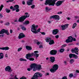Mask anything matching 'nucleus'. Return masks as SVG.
I'll list each match as a JSON object with an SVG mask.
<instances>
[{
	"label": "nucleus",
	"instance_id": "nucleus-39",
	"mask_svg": "<svg viewBox=\"0 0 79 79\" xmlns=\"http://www.w3.org/2000/svg\"><path fill=\"white\" fill-rule=\"evenodd\" d=\"M10 23L9 22H7L6 23H5V26H10Z\"/></svg>",
	"mask_w": 79,
	"mask_h": 79
},
{
	"label": "nucleus",
	"instance_id": "nucleus-18",
	"mask_svg": "<svg viewBox=\"0 0 79 79\" xmlns=\"http://www.w3.org/2000/svg\"><path fill=\"white\" fill-rule=\"evenodd\" d=\"M33 0H30L28 1L27 2V5L29 6L32 5V2Z\"/></svg>",
	"mask_w": 79,
	"mask_h": 79
},
{
	"label": "nucleus",
	"instance_id": "nucleus-42",
	"mask_svg": "<svg viewBox=\"0 0 79 79\" xmlns=\"http://www.w3.org/2000/svg\"><path fill=\"white\" fill-rule=\"evenodd\" d=\"M77 73L75 72L73 75V77H76L77 76Z\"/></svg>",
	"mask_w": 79,
	"mask_h": 79
},
{
	"label": "nucleus",
	"instance_id": "nucleus-13",
	"mask_svg": "<svg viewBox=\"0 0 79 79\" xmlns=\"http://www.w3.org/2000/svg\"><path fill=\"white\" fill-rule=\"evenodd\" d=\"M64 2V0H63V1H59L57 2L56 5V6H60L61 4L62 3H63Z\"/></svg>",
	"mask_w": 79,
	"mask_h": 79
},
{
	"label": "nucleus",
	"instance_id": "nucleus-20",
	"mask_svg": "<svg viewBox=\"0 0 79 79\" xmlns=\"http://www.w3.org/2000/svg\"><path fill=\"white\" fill-rule=\"evenodd\" d=\"M26 49L28 50H32V48L31 46H27L26 47Z\"/></svg>",
	"mask_w": 79,
	"mask_h": 79
},
{
	"label": "nucleus",
	"instance_id": "nucleus-21",
	"mask_svg": "<svg viewBox=\"0 0 79 79\" xmlns=\"http://www.w3.org/2000/svg\"><path fill=\"white\" fill-rule=\"evenodd\" d=\"M68 39L70 41H71L70 42H73V38L71 36H70L69 37H68Z\"/></svg>",
	"mask_w": 79,
	"mask_h": 79
},
{
	"label": "nucleus",
	"instance_id": "nucleus-28",
	"mask_svg": "<svg viewBox=\"0 0 79 79\" xmlns=\"http://www.w3.org/2000/svg\"><path fill=\"white\" fill-rule=\"evenodd\" d=\"M5 11L6 13H10V10L9 9H6Z\"/></svg>",
	"mask_w": 79,
	"mask_h": 79
},
{
	"label": "nucleus",
	"instance_id": "nucleus-2",
	"mask_svg": "<svg viewBox=\"0 0 79 79\" xmlns=\"http://www.w3.org/2000/svg\"><path fill=\"white\" fill-rule=\"evenodd\" d=\"M37 53H39V51H35L34 52V53H28L26 54V58L27 60H29V58H31V57H32V56H33L34 55L35 56H36V59H37V57H39V54Z\"/></svg>",
	"mask_w": 79,
	"mask_h": 79
},
{
	"label": "nucleus",
	"instance_id": "nucleus-34",
	"mask_svg": "<svg viewBox=\"0 0 79 79\" xmlns=\"http://www.w3.org/2000/svg\"><path fill=\"white\" fill-rule=\"evenodd\" d=\"M35 42H36V43H35V44H36L37 45H39L40 44V42H38V41L37 40H36L35 41Z\"/></svg>",
	"mask_w": 79,
	"mask_h": 79
},
{
	"label": "nucleus",
	"instance_id": "nucleus-51",
	"mask_svg": "<svg viewBox=\"0 0 79 79\" xmlns=\"http://www.w3.org/2000/svg\"><path fill=\"white\" fill-rule=\"evenodd\" d=\"M3 18V15H2V14L0 13V18Z\"/></svg>",
	"mask_w": 79,
	"mask_h": 79
},
{
	"label": "nucleus",
	"instance_id": "nucleus-24",
	"mask_svg": "<svg viewBox=\"0 0 79 79\" xmlns=\"http://www.w3.org/2000/svg\"><path fill=\"white\" fill-rule=\"evenodd\" d=\"M51 40V38L49 37H47L45 39V40L46 42H49Z\"/></svg>",
	"mask_w": 79,
	"mask_h": 79
},
{
	"label": "nucleus",
	"instance_id": "nucleus-17",
	"mask_svg": "<svg viewBox=\"0 0 79 79\" xmlns=\"http://www.w3.org/2000/svg\"><path fill=\"white\" fill-rule=\"evenodd\" d=\"M50 61L52 62V63H53L55 61V58L54 57L51 56L50 58Z\"/></svg>",
	"mask_w": 79,
	"mask_h": 79
},
{
	"label": "nucleus",
	"instance_id": "nucleus-25",
	"mask_svg": "<svg viewBox=\"0 0 79 79\" xmlns=\"http://www.w3.org/2000/svg\"><path fill=\"white\" fill-rule=\"evenodd\" d=\"M4 57V55H3V53H0V59H2L3 58V57Z\"/></svg>",
	"mask_w": 79,
	"mask_h": 79
},
{
	"label": "nucleus",
	"instance_id": "nucleus-62",
	"mask_svg": "<svg viewBox=\"0 0 79 79\" xmlns=\"http://www.w3.org/2000/svg\"><path fill=\"white\" fill-rule=\"evenodd\" d=\"M15 79H18V78H17V77H16V76H15Z\"/></svg>",
	"mask_w": 79,
	"mask_h": 79
},
{
	"label": "nucleus",
	"instance_id": "nucleus-1",
	"mask_svg": "<svg viewBox=\"0 0 79 79\" xmlns=\"http://www.w3.org/2000/svg\"><path fill=\"white\" fill-rule=\"evenodd\" d=\"M30 67L31 68H28L27 69V71H30L31 70H32L33 69L34 71H40L41 69V65H38L35 63L32 64L30 65Z\"/></svg>",
	"mask_w": 79,
	"mask_h": 79
},
{
	"label": "nucleus",
	"instance_id": "nucleus-61",
	"mask_svg": "<svg viewBox=\"0 0 79 79\" xmlns=\"http://www.w3.org/2000/svg\"><path fill=\"white\" fill-rule=\"evenodd\" d=\"M5 57H8V54H6L5 55Z\"/></svg>",
	"mask_w": 79,
	"mask_h": 79
},
{
	"label": "nucleus",
	"instance_id": "nucleus-5",
	"mask_svg": "<svg viewBox=\"0 0 79 79\" xmlns=\"http://www.w3.org/2000/svg\"><path fill=\"white\" fill-rule=\"evenodd\" d=\"M25 15H27L21 17L19 19V22L23 23V22H24V21L25 19H26L27 18H29V15H28V13H25Z\"/></svg>",
	"mask_w": 79,
	"mask_h": 79
},
{
	"label": "nucleus",
	"instance_id": "nucleus-23",
	"mask_svg": "<svg viewBox=\"0 0 79 79\" xmlns=\"http://www.w3.org/2000/svg\"><path fill=\"white\" fill-rule=\"evenodd\" d=\"M74 54H70L69 55V56L70 58V59H71L72 58L74 57Z\"/></svg>",
	"mask_w": 79,
	"mask_h": 79
},
{
	"label": "nucleus",
	"instance_id": "nucleus-49",
	"mask_svg": "<svg viewBox=\"0 0 79 79\" xmlns=\"http://www.w3.org/2000/svg\"><path fill=\"white\" fill-rule=\"evenodd\" d=\"M55 38L56 39H58L59 38V35H56L55 36Z\"/></svg>",
	"mask_w": 79,
	"mask_h": 79
},
{
	"label": "nucleus",
	"instance_id": "nucleus-43",
	"mask_svg": "<svg viewBox=\"0 0 79 79\" xmlns=\"http://www.w3.org/2000/svg\"><path fill=\"white\" fill-rule=\"evenodd\" d=\"M30 61H34V58H31L29 59Z\"/></svg>",
	"mask_w": 79,
	"mask_h": 79
},
{
	"label": "nucleus",
	"instance_id": "nucleus-56",
	"mask_svg": "<svg viewBox=\"0 0 79 79\" xmlns=\"http://www.w3.org/2000/svg\"><path fill=\"white\" fill-rule=\"evenodd\" d=\"M73 41H76V38H73Z\"/></svg>",
	"mask_w": 79,
	"mask_h": 79
},
{
	"label": "nucleus",
	"instance_id": "nucleus-3",
	"mask_svg": "<svg viewBox=\"0 0 79 79\" xmlns=\"http://www.w3.org/2000/svg\"><path fill=\"white\" fill-rule=\"evenodd\" d=\"M38 27V25H37L35 26V24H33L32 25V27L31 28V31L34 34H37L38 32H40V28L38 29L37 30V28Z\"/></svg>",
	"mask_w": 79,
	"mask_h": 79
},
{
	"label": "nucleus",
	"instance_id": "nucleus-10",
	"mask_svg": "<svg viewBox=\"0 0 79 79\" xmlns=\"http://www.w3.org/2000/svg\"><path fill=\"white\" fill-rule=\"evenodd\" d=\"M79 49L77 48H75L74 49H72V52L73 53H75L76 55H78Z\"/></svg>",
	"mask_w": 79,
	"mask_h": 79
},
{
	"label": "nucleus",
	"instance_id": "nucleus-19",
	"mask_svg": "<svg viewBox=\"0 0 79 79\" xmlns=\"http://www.w3.org/2000/svg\"><path fill=\"white\" fill-rule=\"evenodd\" d=\"M19 27H21V29L23 31H26V27H24V26H23V25H19Z\"/></svg>",
	"mask_w": 79,
	"mask_h": 79
},
{
	"label": "nucleus",
	"instance_id": "nucleus-12",
	"mask_svg": "<svg viewBox=\"0 0 79 79\" xmlns=\"http://www.w3.org/2000/svg\"><path fill=\"white\" fill-rule=\"evenodd\" d=\"M57 53V51L53 50L50 51V55H56Z\"/></svg>",
	"mask_w": 79,
	"mask_h": 79
},
{
	"label": "nucleus",
	"instance_id": "nucleus-4",
	"mask_svg": "<svg viewBox=\"0 0 79 79\" xmlns=\"http://www.w3.org/2000/svg\"><path fill=\"white\" fill-rule=\"evenodd\" d=\"M55 4V0H46L44 4L49 6H54Z\"/></svg>",
	"mask_w": 79,
	"mask_h": 79
},
{
	"label": "nucleus",
	"instance_id": "nucleus-37",
	"mask_svg": "<svg viewBox=\"0 0 79 79\" xmlns=\"http://www.w3.org/2000/svg\"><path fill=\"white\" fill-rule=\"evenodd\" d=\"M69 77H74L73 74V73H70V74L69 75Z\"/></svg>",
	"mask_w": 79,
	"mask_h": 79
},
{
	"label": "nucleus",
	"instance_id": "nucleus-54",
	"mask_svg": "<svg viewBox=\"0 0 79 79\" xmlns=\"http://www.w3.org/2000/svg\"><path fill=\"white\" fill-rule=\"evenodd\" d=\"M10 34H12V33H13V30L10 29Z\"/></svg>",
	"mask_w": 79,
	"mask_h": 79
},
{
	"label": "nucleus",
	"instance_id": "nucleus-40",
	"mask_svg": "<svg viewBox=\"0 0 79 79\" xmlns=\"http://www.w3.org/2000/svg\"><path fill=\"white\" fill-rule=\"evenodd\" d=\"M23 49V48H20L18 49L17 50L18 52H20V51H21V50Z\"/></svg>",
	"mask_w": 79,
	"mask_h": 79
},
{
	"label": "nucleus",
	"instance_id": "nucleus-32",
	"mask_svg": "<svg viewBox=\"0 0 79 79\" xmlns=\"http://www.w3.org/2000/svg\"><path fill=\"white\" fill-rule=\"evenodd\" d=\"M76 26H77V24L76 23H74L72 27L73 29H74L76 27Z\"/></svg>",
	"mask_w": 79,
	"mask_h": 79
},
{
	"label": "nucleus",
	"instance_id": "nucleus-45",
	"mask_svg": "<svg viewBox=\"0 0 79 79\" xmlns=\"http://www.w3.org/2000/svg\"><path fill=\"white\" fill-rule=\"evenodd\" d=\"M64 64L65 65H67V64H68V63H67V62H66V61H64Z\"/></svg>",
	"mask_w": 79,
	"mask_h": 79
},
{
	"label": "nucleus",
	"instance_id": "nucleus-7",
	"mask_svg": "<svg viewBox=\"0 0 79 79\" xmlns=\"http://www.w3.org/2000/svg\"><path fill=\"white\" fill-rule=\"evenodd\" d=\"M5 33L7 35H10V34L8 32V30H6L5 29H2L0 31V34H3Z\"/></svg>",
	"mask_w": 79,
	"mask_h": 79
},
{
	"label": "nucleus",
	"instance_id": "nucleus-14",
	"mask_svg": "<svg viewBox=\"0 0 79 79\" xmlns=\"http://www.w3.org/2000/svg\"><path fill=\"white\" fill-rule=\"evenodd\" d=\"M26 37L25 35L23 34V33H21L19 34V36L18 37L19 39H22V38H24V37Z\"/></svg>",
	"mask_w": 79,
	"mask_h": 79
},
{
	"label": "nucleus",
	"instance_id": "nucleus-55",
	"mask_svg": "<svg viewBox=\"0 0 79 79\" xmlns=\"http://www.w3.org/2000/svg\"><path fill=\"white\" fill-rule=\"evenodd\" d=\"M22 4L23 5H25V1H22Z\"/></svg>",
	"mask_w": 79,
	"mask_h": 79
},
{
	"label": "nucleus",
	"instance_id": "nucleus-46",
	"mask_svg": "<svg viewBox=\"0 0 79 79\" xmlns=\"http://www.w3.org/2000/svg\"><path fill=\"white\" fill-rule=\"evenodd\" d=\"M40 32V33H41V34H42V35H45V34H46L45 33V32Z\"/></svg>",
	"mask_w": 79,
	"mask_h": 79
},
{
	"label": "nucleus",
	"instance_id": "nucleus-41",
	"mask_svg": "<svg viewBox=\"0 0 79 79\" xmlns=\"http://www.w3.org/2000/svg\"><path fill=\"white\" fill-rule=\"evenodd\" d=\"M64 26H65V28L66 29V28H68V27L69 24H66L64 25Z\"/></svg>",
	"mask_w": 79,
	"mask_h": 79
},
{
	"label": "nucleus",
	"instance_id": "nucleus-63",
	"mask_svg": "<svg viewBox=\"0 0 79 79\" xmlns=\"http://www.w3.org/2000/svg\"><path fill=\"white\" fill-rule=\"evenodd\" d=\"M72 44H68V45H69V46H70V45H72Z\"/></svg>",
	"mask_w": 79,
	"mask_h": 79
},
{
	"label": "nucleus",
	"instance_id": "nucleus-8",
	"mask_svg": "<svg viewBox=\"0 0 79 79\" xmlns=\"http://www.w3.org/2000/svg\"><path fill=\"white\" fill-rule=\"evenodd\" d=\"M5 71L11 73L13 71V69H11L10 66H7L5 68Z\"/></svg>",
	"mask_w": 79,
	"mask_h": 79
},
{
	"label": "nucleus",
	"instance_id": "nucleus-27",
	"mask_svg": "<svg viewBox=\"0 0 79 79\" xmlns=\"http://www.w3.org/2000/svg\"><path fill=\"white\" fill-rule=\"evenodd\" d=\"M23 24H25L26 25H27V24H29V21L28 20H27L25 22L23 23Z\"/></svg>",
	"mask_w": 79,
	"mask_h": 79
},
{
	"label": "nucleus",
	"instance_id": "nucleus-26",
	"mask_svg": "<svg viewBox=\"0 0 79 79\" xmlns=\"http://www.w3.org/2000/svg\"><path fill=\"white\" fill-rule=\"evenodd\" d=\"M54 41L53 40H51L49 41V45H52L54 44Z\"/></svg>",
	"mask_w": 79,
	"mask_h": 79
},
{
	"label": "nucleus",
	"instance_id": "nucleus-29",
	"mask_svg": "<svg viewBox=\"0 0 79 79\" xmlns=\"http://www.w3.org/2000/svg\"><path fill=\"white\" fill-rule=\"evenodd\" d=\"M19 60L20 61H27V60H26L25 59H24L22 58H20L19 59Z\"/></svg>",
	"mask_w": 79,
	"mask_h": 79
},
{
	"label": "nucleus",
	"instance_id": "nucleus-11",
	"mask_svg": "<svg viewBox=\"0 0 79 79\" xmlns=\"http://www.w3.org/2000/svg\"><path fill=\"white\" fill-rule=\"evenodd\" d=\"M50 19H55L56 20H60V16L58 15H53L52 16H51L50 17Z\"/></svg>",
	"mask_w": 79,
	"mask_h": 79
},
{
	"label": "nucleus",
	"instance_id": "nucleus-52",
	"mask_svg": "<svg viewBox=\"0 0 79 79\" xmlns=\"http://www.w3.org/2000/svg\"><path fill=\"white\" fill-rule=\"evenodd\" d=\"M63 79H68L67 78V77H66V76H64L63 77Z\"/></svg>",
	"mask_w": 79,
	"mask_h": 79
},
{
	"label": "nucleus",
	"instance_id": "nucleus-30",
	"mask_svg": "<svg viewBox=\"0 0 79 79\" xmlns=\"http://www.w3.org/2000/svg\"><path fill=\"white\" fill-rule=\"evenodd\" d=\"M64 51V48H61L60 49L59 51V52H60V53H63Z\"/></svg>",
	"mask_w": 79,
	"mask_h": 79
},
{
	"label": "nucleus",
	"instance_id": "nucleus-64",
	"mask_svg": "<svg viewBox=\"0 0 79 79\" xmlns=\"http://www.w3.org/2000/svg\"><path fill=\"white\" fill-rule=\"evenodd\" d=\"M74 36L76 38H77V35H76V34H75L74 35Z\"/></svg>",
	"mask_w": 79,
	"mask_h": 79
},
{
	"label": "nucleus",
	"instance_id": "nucleus-48",
	"mask_svg": "<svg viewBox=\"0 0 79 79\" xmlns=\"http://www.w3.org/2000/svg\"><path fill=\"white\" fill-rule=\"evenodd\" d=\"M20 79H26V77H23L21 78H20Z\"/></svg>",
	"mask_w": 79,
	"mask_h": 79
},
{
	"label": "nucleus",
	"instance_id": "nucleus-44",
	"mask_svg": "<svg viewBox=\"0 0 79 79\" xmlns=\"http://www.w3.org/2000/svg\"><path fill=\"white\" fill-rule=\"evenodd\" d=\"M31 8L32 9H34L35 8V5H33L31 6Z\"/></svg>",
	"mask_w": 79,
	"mask_h": 79
},
{
	"label": "nucleus",
	"instance_id": "nucleus-33",
	"mask_svg": "<svg viewBox=\"0 0 79 79\" xmlns=\"http://www.w3.org/2000/svg\"><path fill=\"white\" fill-rule=\"evenodd\" d=\"M61 27L62 28V30L63 31V30H65L66 28V27H65V26L64 25H62L61 26Z\"/></svg>",
	"mask_w": 79,
	"mask_h": 79
},
{
	"label": "nucleus",
	"instance_id": "nucleus-31",
	"mask_svg": "<svg viewBox=\"0 0 79 79\" xmlns=\"http://www.w3.org/2000/svg\"><path fill=\"white\" fill-rule=\"evenodd\" d=\"M74 62V60L73 59H71L70 61V64H73Z\"/></svg>",
	"mask_w": 79,
	"mask_h": 79
},
{
	"label": "nucleus",
	"instance_id": "nucleus-53",
	"mask_svg": "<svg viewBox=\"0 0 79 79\" xmlns=\"http://www.w3.org/2000/svg\"><path fill=\"white\" fill-rule=\"evenodd\" d=\"M75 73H79V70H76Z\"/></svg>",
	"mask_w": 79,
	"mask_h": 79
},
{
	"label": "nucleus",
	"instance_id": "nucleus-35",
	"mask_svg": "<svg viewBox=\"0 0 79 79\" xmlns=\"http://www.w3.org/2000/svg\"><path fill=\"white\" fill-rule=\"evenodd\" d=\"M3 5H2L0 7V11H1L2 10V9H3Z\"/></svg>",
	"mask_w": 79,
	"mask_h": 79
},
{
	"label": "nucleus",
	"instance_id": "nucleus-59",
	"mask_svg": "<svg viewBox=\"0 0 79 79\" xmlns=\"http://www.w3.org/2000/svg\"><path fill=\"white\" fill-rule=\"evenodd\" d=\"M62 12H58L57 14H62Z\"/></svg>",
	"mask_w": 79,
	"mask_h": 79
},
{
	"label": "nucleus",
	"instance_id": "nucleus-50",
	"mask_svg": "<svg viewBox=\"0 0 79 79\" xmlns=\"http://www.w3.org/2000/svg\"><path fill=\"white\" fill-rule=\"evenodd\" d=\"M39 48H43V46H42V45H40V46H39Z\"/></svg>",
	"mask_w": 79,
	"mask_h": 79
},
{
	"label": "nucleus",
	"instance_id": "nucleus-38",
	"mask_svg": "<svg viewBox=\"0 0 79 79\" xmlns=\"http://www.w3.org/2000/svg\"><path fill=\"white\" fill-rule=\"evenodd\" d=\"M73 58H74L75 59H77V58H78V56L77 55H76V54H74Z\"/></svg>",
	"mask_w": 79,
	"mask_h": 79
},
{
	"label": "nucleus",
	"instance_id": "nucleus-22",
	"mask_svg": "<svg viewBox=\"0 0 79 79\" xmlns=\"http://www.w3.org/2000/svg\"><path fill=\"white\" fill-rule=\"evenodd\" d=\"M46 11V12H48V11L52 10V8H49L48 7H46L45 8Z\"/></svg>",
	"mask_w": 79,
	"mask_h": 79
},
{
	"label": "nucleus",
	"instance_id": "nucleus-15",
	"mask_svg": "<svg viewBox=\"0 0 79 79\" xmlns=\"http://www.w3.org/2000/svg\"><path fill=\"white\" fill-rule=\"evenodd\" d=\"M59 31L58 29H54L52 31V34L53 35H56L58 33Z\"/></svg>",
	"mask_w": 79,
	"mask_h": 79
},
{
	"label": "nucleus",
	"instance_id": "nucleus-9",
	"mask_svg": "<svg viewBox=\"0 0 79 79\" xmlns=\"http://www.w3.org/2000/svg\"><path fill=\"white\" fill-rule=\"evenodd\" d=\"M19 5H15L12 9V11H15L16 10V12H19Z\"/></svg>",
	"mask_w": 79,
	"mask_h": 79
},
{
	"label": "nucleus",
	"instance_id": "nucleus-36",
	"mask_svg": "<svg viewBox=\"0 0 79 79\" xmlns=\"http://www.w3.org/2000/svg\"><path fill=\"white\" fill-rule=\"evenodd\" d=\"M65 41L66 43H71V41H70L69 40V39L66 40Z\"/></svg>",
	"mask_w": 79,
	"mask_h": 79
},
{
	"label": "nucleus",
	"instance_id": "nucleus-16",
	"mask_svg": "<svg viewBox=\"0 0 79 79\" xmlns=\"http://www.w3.org/2000/svg\"><path fill=\"white\" fill-rule=\"evenodd\" d=\"M9 49H10V48L8 46L2 48L0 47V50H8Z\"/></svg>",
	"mask_w": 79,
	"mask_h": 79
},
{
	"label": "nucleus",
	"instance_id": "nucleus-57",
	"mask_svg": "<svg viewBox=\"0 0 79 79\" xmlns=\"http://www.w3.org/2000/svg\"><path fill=\"white\" fill-rule=\"evenodd\" d=\"M10 9L11 10H13V6H11L10 7Z\"/></svg>",
	"mask_w": 79,
	"mask_h": 79
},
{
	"label": "nucleus",
	"instance_id": "nucleus-60",
	"mask_svg": "<svg viewBox=\"0 0 79 79\" xmlns=\"http://www.w3.org/2000/svg\"><path fill=\"white\" fill-rule=\"evenodd\" d=\"M3 23V21L2 20H0V23Z\"/></svg>",
	"mask_w": 79,
	"mask_h": 79
},
{
	"label": "nucleus",
	"instance_id": "nucleus-6",
	"mask_svg": "<svg viewBox=\"0 0 79 79\" xmlns=\"http://www.w3.org/2000/svg\"><path fill=\"white\" fill-rule=\"evenodd\" d=\"M58 68H59L58 65L57 64H54L52 67V68L51 69H50V71H51V73H55V72H56V71L58 69Z\"/></svg>",
	"mask_w": 79,
	"mask_h": 79
},
{
	"label": "nucleus",
	"instance_id": "nucleus-58",
	"mask_svg": "<svg viewBox=\"0 0 79 79\" xmlns=\"http://www.w3.org/2000/svg\"><path fill=\"white\" fill-rule=\"evenodd\" d=\"M75 18H76V19H79V17L77 16H75Z\"/></svg>",
	"mask_w": 79,
	"mask_h": 79
},
{
	"label": "nucleus",
	"instance_id": "nucleus-47",
	"mask_svg": "<svg viewBox=\"0 0 79 79\" xmlns=\"http://www.w3.org/2000/svg\"><path fill=\"white\" fill-rule=\"evenodd\" d=\"M66 44H65L62 45L61 48H63L64 47H66Z\"/></svg>",
	"mask_w": 79,
	"mask_h": 79
}]
</instances>
